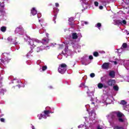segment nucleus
<instances>
[{"mask_svg": "<svg viewBox=\"0 0 129 129\" xmlns=\"http://www.w3.org/2000/svg\"><path fill=\"white\" fill-rule=\"evenodd\" d=\"M16 31H18V32H21L23 33H24V28H23V27L22 26H19L16 28Z\"/></svg>", "mask_w": 129, "mask_h": 129, "instance_id": "obj_13", "label": "nucleus"}, {"mask_svg": "<svg viewBox=\"0 0 129 129\" xmlns=\"http://www.w3.org/2000/svg\"><path fill=\"white\" fill-rule=\"evenodd\" d=\"M9 39H10V38H8V40H9Z\"/></svg>", "mask_w": 129, "mask_h": 129, "instance_id": "obj_48", "label": "nucleus"}, {"mask_svg": "<svg viewBox=\"0 0 129 129\" xmlns=\"http://www.w3.org/2000/svg\"><path fill=\"white\" fill-rule=\"evenodd\" d=\"M2 55H4V53H2Z\"/></svg>", "mask_w": 129, "mask_h": 129, "instance_id": "obj_47", "label": "nucleus"}, {"mask_svg": "<svg viewBox=\"0 0 129 129\" xmlns=\"http://www.w3.org/2000/svg\"><path fill=\"white\" fill-rule=\"evenodd\" d=\"M16 86H17L19 88H21V86L20 85H18Z\"/></svg>", "mask_w": 129, "mask_h": 129, "instance_id": "obj_37", "label": "nucleus"}, {"mask_svg": "<svg viewBox=\"0 0 129 129\" xmlns=\"http://www.w3.org/2000/svg\"><path fill=\"white\" fill-rule=\"evenodd\" d=\"M97 129H102L100 127V126H98Z\"/></svg>", "mask_w": 129, "mask_h": 129, "instance_id": "obj_38", "label": "nucleus"}, {"mask_svg": "<svg viewBox=\"0 0 129 129\" xmlns=\"http://www.w3.org/2000/svg\"><path fill=\"white\" fill-rule=\"evenodd\" d=\"M42 42H44V43H48V41H47V39H42Z\"/></svg>", "mask_w": 129, "mask_h": 129, "instance_id": "obj_30", "label": "nucleus"}, {"mask_svg": "<svg viewBox=\"0 0 129 129\" xmlns=\"http://www.w3.org/2000/svg\"><path fill=\"white\" fill-rule=\"evenodd\" d=\"M109 76L111 78H114L115 77V72L114 71H111L109 73Z\"/></svg>", "mask_w": 129, "mask_h": 129, "instance_id": "obj_9", "label": "nucleus"}, {"mask_svg": "<svg viewBox=\"0 0 129 129\" xmlns=\"http://www.w3.org/2000/svg\"><path fill=\"white\" fill-rule=\"evenodd\" d=\"M113 88L114 90H115V91H118V89H119L118 86H114L113 87Z\"/></svg>", "mask_w": 129, "mask_h": 129, "instance_id": "obj_23", "label": "nucleus"}, {"mask_svg": "<svg viewBox=\"0 0 129 129\" xmlns=\"http://www.w3.org/2000/svg\"><path fill=\"white\" fill-rule=\"evenodd\" d=\"M55 7H56V8H58V7H59V4L55 3Z\"/></svg>", "mask_w": 129, "mask_h": 129, "instance_id": "obj_34", "label": "nucleus"}, {"mask_svg": "<svg viewBox=\"0 0 129 129\" xmlns=\"http://www.w3.org/2000/svg\"><path fill=\"white\" fill-rule=\"evenodd\" d=\"M44 114L47 115L49 114V113H50V111H49V110H44Z\"/></svg>", "mask_w": 129, "mask_h": 129, "instance_id": "obj_24", "label": "nucleus"}, {"mask_svg": "<svg viewBox=\"0 0 129 129\" xmlns=\"http://www.w3.org/2000/svg\"><path fill=\"white\" fill-rule=\"evenodd\" d=\"M90 77H91V78H93V77H95V73H91L90 75Z\"/></svg>", "mask_w": 129, "mask_h": 129, "instance_id": "obj_25", "label": "nucleus"}, {"mask_svg": "<svg viewBox=\"0 0 129 129\" xmlns=\"http://www.w3.org/2000/svg\"><path fill=\"white\" fill-rule=\"evenodd\" d=\"M59 48H63V44H59Z\"/></svg>", "mask_w": 129, "mask_h": 129, "instance_id": "obj_35", "label": "nucleus"}, {"mask_svg": "<svg viewBox=\"0 0 129 129\" xmlns=\"http://www.w3.org/2000/svg\"><path fill=\"white\" fill-rule=\"evenodd\" d=\"M66 71H67V64L64 63L60 64L58 68L59 73H60V74H64Z\"/></svg>", "mask_w": 129, "mask_h": 129, "instance_id": "obj_2", "label": "nucleus"}, {"mask_svg": "<svg viewBox=\"0 0 129 129\" xmlns=\"http://www.w3.org/2000/svg\"><path fill=\"white\" fill-rule=\"evenodd\" d=\"M115 24H116V25H122V24L123 25H126V21L124 20L122 21L120 20H116Z\"/></svg>", "mask_w": 129, "mask_h": 129, "instance_id": "obj_5", "label": "nucleus"}, {"mask_svg": "<svg viewBox=\"0 0 129 129\" xmlns=\"http://www.w3.org/2000/svg\"><path fill=\"white\" fill-rule=\"evenodd\" d=\"M28 45H31L32 47L35 48V47H37V49L36 50L37 53L45 49V47H44V44L43 42H41V41L34 39H29L28 41Z\"/></svg>", "mask_w": 129, "mask_h": 129, "instance_id": "obj_1", "label": "nucleus"}, {"mask_svg": "<svg viewBox=\"0 0 129 129\" xmlns=\"http://www.w3.org/2000/svg\"><path fill=\"white\" fill-rule=\"evenodd\" d=\"M127 47V44H126V43H123L122 45L121 48H122L123 49H125V48H126Z\"/></svg>", "mask_w": 129, "mask_h": 129, "instance_id": "obj_20", "label": "nucleus"}, {"mask_svg": "<svg viewBox=\"0 0 129 129\" xmlns=\"http://www.w3.org/2000/svg\"><path fill=\"white\" fill-rule=\"evenodd\" d=\"M99 9L100 10H102L103 9V6H99Z\"/></svg>", "mask_w": 129, "mask_h": 129, "instance_id": "obj_33", "label": "nucleus"}, {"mask_svg": "<svg viewBox=\"0 0 129 129\" xmlns=\"http://www.w3.org/2000/svg\"><path fill=\"white\" fill-rule=\"evenodd\" d=\"M0 120H1V122H5V118H1L0 119Z\"/></svg>", "mask_w": 129, "mask_h": 129, "instance_id": "obj_29", "label": "nucleus"}, {"mask_svg": "<svg viewBox=\"0 0 129 129\" xmlns=\"http://www.w3.org/2000/svg\"><path fill=\"white\" fill-rule=\"evenodd\" d=\"M86 88L88 89V91L87 92V93L88 94V96L91 98V99H92V95H93V93L92 92H90L89 91V89H88V86L85 87Z\"/></svg>", "mask_w": 129, "mask_h": 129, "instance_id": "obj_8", "label": "nucleus"}, {"mask_svg": "<svg viewBox=\"0 0 129 129\" xmlns=\"http://www.w3.org/2000/svg\"><path fill=\"white\" fill-rule=\"evenodd\" d=\"M0 60H1V63H3V64H4L5 65H6L7 63H9V62H10V59L8 58H4V59L2 58Z\"/></svg>", "mask_w": 129, "mask_h": 129, "instance_id": "obj_7", "label": "nucleus"}, {"mask_svg": "<svg viewBox=\"0 0 129 129\" xmlns=\"http://www.w3.org/2000/svg\"><path fill=\"white\" fill-rule=\"evenodd\" d=\"M67 45H73V40H69L67 41Z\"/></svg>", "mask_w": 129, "mask_h": 129, "instance_id": "obj_19", "label": "nucleus"}, {"mask_svg": "<svg viewBox=\"0 0 129 129\" xmlns=\"http://www.w3.org/2000/svg\"><path fill=\"white\" fill-rule=\"evenodd\" d=\"M102 69H108L109 68V62H105L102 65Z\"/></svg>", "mask_w": 129, "mask_h": 129, "instance_id": "obj_6", "label": "nucleus"}, {"mask_svg": "<svg viewBox=\"0 0 129 129\" xmlns=\"http://www.w3.org/2000/svg\"><path fill=\"white\" fill-rule=\"evenodd\" d=\"M47 70V67L46 66L42 67V71H45Z\"/></svg>", "mask_w": 129, "mask_h": 129, "instance_id": "obj_27", "label": "nucleus"}, {"mask_svg": "<svg viewBox=\"0 0 129 129\" xmlns=\"http://www.w3.org/2000/svg\"><path fill=\"white\" fill-rule=\"evenodd\" d=\"M72 39L73 40H76V39H78V35H77V33L74 32L72 34Z\"/></svg>", "mask_w": 129, "mask_h": 129, "instance_id": "obj_12", "label": "nucleus"}, {"mask_svg": "<svg viewBox=\"0 0 129 129\" xmlns=\"http://www.w3.org/2000/svg\"><path fill=\"white\" fill-rule=\"evenodd\" d=\"M39 119H41V118H39Z\"/></svg>", "mask_w": 129, "mask_h": 129, "instance_id": "obj_46", "label": "nucleus"}, {"mask_svg": "<svg viewBox=\"0 0 129 129\" xmlns=\"http://www.w3.org/2000/svg\"><path fill=\"white\" fill-rule=\"evenodd\" d=\"M114 117V116L112 115V119H113Z\"/></svg>", "mask_w": 129, "mask_h": 129, "instance_id": "obj_41", "label": "nucleus"}, {"mask_svg": "<svg viewBox=\"0 0 129 129\" xmlns=\"http://www.w3.org/2000/svg\"><path fill=\"white\" fill-rule=\"evenodd\" d=\"M0 6L2 8H5V5L0 2Z\"/></svg>", "mask_w": 129, "mask_h": 129, "instance_id": "obj_31", "label": "nucleus"}, {"mask_svg": "<svg viewBox=\"0 0 129 129\" xmlns=\"http://www.w3.org/2000/svg\"><path fill=\"white\" fill-rule=\"evenodd\" d=\"M127 102L125 101V100H123L120 101V104H121L122 105H125L126 104Z\"/></svg>", "mask_w": 129, "mask_h": 129, "instance_id": "obj_18", "label": "nucleus"}, {"mask_svg": "<svg viewBox=\"0 0 129 129\" xmlns=\"http://www.w3.org/2000/svg\"><path fill=\"white\" fill-rule=\"evenodd\" d=\"M116 82L115 80L109 79L107 81V85L109 86H113L115 85Z\"/></svg>", "mask_w": 129, "mask_h": 129, "instance_id": "obj_4", "label": "nucleus"}, {"mask_svg": "<svg viewBox=\"0 0 129 129\" xmlns=\"http://www.w3.org/2000/svg\"><path fill=\"white\" fill-rule=\"evenodd\" d=\"M1 30L2 32H3V33H5V32L7 31V27L6 26H3L1 28Z\"/></svg>", "mask_w": 129, "mask_h": 129, "instance_id": "obj_15", "label": "nucleus"}, {"mask_svg": "<svg viewBox=\"0 0 129 129\" xmlns=\"http://www.w3.org/2000/svg\"><path fill=\"white\" fill-rule=\"evenodd\" d=\"M89 58L90 60H92V59H93V56H92V55H90L89 56Z\"/></svg>", "mask_w": 129, "mask_h": 129, "instance_id": "obj_32", "label": "nucleus"}, {"mask_svg": "<svg viewBox=\"0 0 129 129\" xmlns=\"http://www.w3.org/2000/svg\"><path fill=\"white\" fill-rule=\"evenodd\" d=\"M93 56H94V57H98V56H99V53L97 51H94L93 52Z\"/></svg>", "mask_w": 129, "mask_h": 129, "instance_id": "obj_17", "label": "nucleus"}, {"mask_svg": "<svg viewBox=\"0 0 129 129\" xmlns=\"http://www.w3.org/2000/svg\"><path fill=\"white\" fill-rule=\"evenodd\" d=\"M103 87V84L102 83H99L98 84V88H99V89H101Z\"/></svg>", "mask_w": 129, "mask_h": 129, "instance_id": "obj_21", "label": "nucleus"}, {"mask_svg": "<svg viewBox=\"0 0 129 129\" xmlns=\"http://www.w3.org/2000/svg\"><path fill=\"white\" fill-rule=\"evenodd\" d=\"M116 114L117 117H118V118L120 117H122V116H123V114H122V113H121L120 111H118L116 112Z\"/></svg>", "mask_w": 129, "mask_h": 129, "instance_id": "obj_14", "label": "nucleus"}, {"mask_svg": "<svg viewBox=\"0 0 129 129\" xmlns=\"http://www.w3.org/2000/svg\"><path fill=\"white\" fill-rule=\"evenodd\" d=\"M97 28H100V27H101V23H98L97 24V26H96Z\"/></svg>", "mask_w": 129, "mask_h": 129, "instance_id": "obj_26", "label": "nucleus"}, {"mask_svg": "<svg viewBox=\"0 0 129 129\" xmlns=\"http://www.w3.org/2000/svg\"><path fill=\"white\" fill-rule=\"evenodd\" d=\"M102 79H103V77L101 78V80H102Z\"/></svg>", "mask_w": 129, "mask_h": 129, "instance_id": "obj_42", "label": "nucleus"}, {"mask_svg": "<svg viewBox=\"0 0 129 129\" xmlns=\"http://www.w3.org/2000/svg\"><path fill=\"white\" fill-rule=\"evenodd\" d=\"M41 117H43V114H41Z\"/></svg>", "mask_w": 129, "mask_h": 129, "instance_id": "obj_43", "label": "nucleus"}, {"mask_svg": "<svg viewBox=\"0 0 129 129\" xmlns=\"http://www.w3.org/2000/svg\"><path fill=\"white\" fill-rule=\"evenodd\" d=\"M37 13L38 12L37 11V10H36V9H35V8H33L32 9L31 14V15H32V16H36Z\"/></svg>", "mask_w": 129, "mask_h": 129, "instance_id": "obj_10", "label": "nucleus"}, {"mask_svg": "<svg viewBox=\"0 0 129 129\" xmlns=\"http://www.w3.org/2000/svg\"><path fill=\"white\" fill-rule=\"evenodd\" d=\"M104 87H105H105H105V86H104Z\"/></svg>", "mask_w": 129, "mask_h": 129, "instance_id": "obj_45", "label": "nucleus"}, {"mask_svg": "<svg viewBox=\"0 0 129 129\" xmlns=\"http://www.w3.org/2000/svg\"><path fill=\"white\" fill-rule=\"evenodd\" d=\"M114 64H115V65H116V64H117V61H114Z\"/></svg>", "mask_w": 129, "mask_h": 129, "instance_id": "obj_36", "label": "nucleus"}, {"mask_svg": "<svg viewBox=\"0 0 129 129\" xmlns=\"http://www.w3.org/2000/svg\"><path fill=\"white\" fill-rule=\"evenodd\" d=\"M69 24L71 25H72L74 24V18L71 17L69 19Z\"/></svg>", "mask_w": 129, "mask_h": 129, "instance_id": "obj_11", "label": "nucleus"}, {"mask_svg": "<svg viewBox=\"0 0 129 129\" xmlns=\"http://www.w3.org/2000/svg\"><path fill=\"white\" fill-rule=\"evenodd\" d=\"M118 120L119 122H124V119H123L121 117L118 118Z\"/></svg>", "mask_w": 129, "mask_h": 129, "instance_id": "obj_22", "label": "nucleus"}, {"mask_svg": "<svg viewBox=\"0 0 129 129\" xmlns=\"http://www.w3.org/2000/svg\"><path fill=\"white\" fill-rule=\"evenodd\" d=\"M58 13H59V9L58 8H54L53 9V22H54L55 24H56V19H57V15H58Z\"/></svg>", "mask_w": 129, "mask_h": 129, "instance_id": "obj_3", "label": "nucleus"}, {"mask_svg": "<svg viewBox=\"0 0 129 129\" xmlns=\"http://www.w3.org/2000/svg\"><path fill=\"white\" fill-rule=\"evenodd\" d=\"M78 128H80V126H78Z\"/></svg>", "mask_w": 129, "mask_h": 129, "instance_id": "obj_44", "label": "nucleus"}, {"mask_svg": "<svg viewBox=\"0 0 129 129\" xmlns=\"http://www.w3.org/2000/svg\"><path fill=\"white\" fill-rule=\"evenodd\" d=\"M49 87V88H50V89H52V88H53V87L51 86H49V87Z\"/></svg>", "mask_w": 129, "mask_h": 129, "instance_id": "obj_39", "label": "nucleus"}, {"mask_svg": "<svg viewBox=\"0 0 129 129\" xmlns=\"http://www.w3.org/2000/svg\"><path fill=\"white\" fill-rule=\"evenodd\" d=\"M113 129H124V127H123V126L116 125L113 127Z\"/></svg>", "mask_w": 129, "mask_h": 129, "instance_id": "obj_16", "label": "nucleus"}, {"mask_svg": "<svg viewBox=\"0 0 129 129\" xmlns=\"http://www.w3.org/2000/svg\"><path fill=\"white\" fill-rule=\"evenodd\" d=\"M32 129H36V128H35V127L34 126H32Z\"/></svg>", "mask_w": 129, "mask_h": 129, "instance_id": "obj_40", "label": "nucleus"}, {"mask_svg": "<svg viewBox=\"0 0 129 129\" xmlns=\"http://www.w3.org/2000/svg\"><path fill=\"white\" fill-rule=\"evenodd\" d=\"M98 2H94V5H95V7H98Z\"/></svg>", "mask_w": 129, "mask_h": 129, "instance_id": "obj_28", "label": "nucleus"}]
</instances>
